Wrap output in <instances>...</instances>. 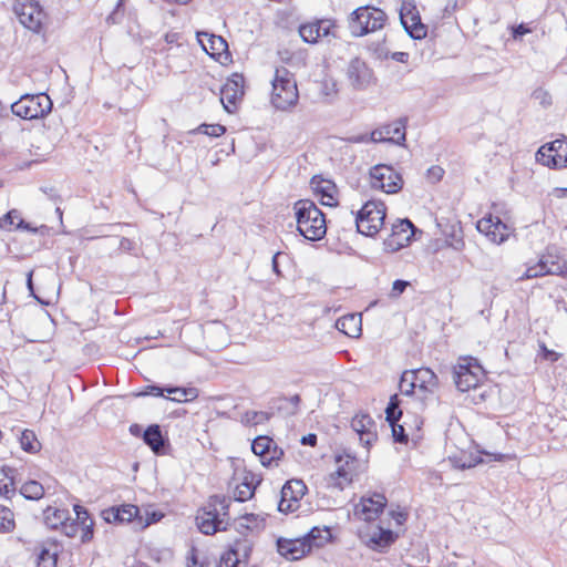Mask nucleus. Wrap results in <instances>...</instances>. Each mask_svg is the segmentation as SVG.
I'll return each mask as SVG.
<instances>
[{"label":"nucleus","instance_id":"obj_35","mask_svg":"<svg viewBox=\"0 0 567 567\" xmlns=\"http://www.w3.org/2000/svg\"><path fill=\"white\" fill-rule=\"evenodd\" d=\"M255 475L250 476V483H240L234 491L235 501L246 502L250 499L255 493L256 485L260 483V480L255 482Z\"/></svg>","mask_w":567,"mask_h":567},{"label":"nucleus","instance_id":"obj_63","mask_svg":"<svg viewBox=\"0 0 567 567\" xmlns=\"http://www.w3.org/2000/svg\"><path fill=\"white\" fill-rule=\"evenodd\" d=\"M390 515L396 522L398 525H403L408 518V513L403 511H391Z\"/></svg>","mask_w":567,"mask_h":567},{"label":"nucleus","instance_id":"obj_51","mask_svg":"<svg viewBox=\"0 0 567 567\" xmlns=\"http://www.w3.org/2000/svg\"><path fill=\"white\" fill-rule=\"evenodd\" d=\"M392 429L393 440L398 443H408L409 436L405 433V430L402 425L398 424V422L389 423Z\"/></svg>","mask_w":567,"mask_h":567},{"label":"nucleus","instance_id":"obj_8","mask_svg":"<svg viewBox=\"0 0 567 567\" xmlns=\"http://www.w3.org/2000/svg\"><path fill=\"white\" fill-rule=\"evenodd\" d=\"M51 110L52 101L45 93L22 95L20 100L11 105L12 113L24 120L43 117Z\"/></svg>","mask_w":567,"mask_h":567},{"label":"nucleus","instance_id":"obj_33","mask_svg":"<svg viewBox=\"0 0 567 567\" xmlns=\"http://www.w3.org/2000/svg\"><path fill=\"white\" fill-rule=\"evenodd\" d=\"M555 144L553 147L554 155H549L550 161H554L553 168H566L567 167V140L560 138L550 142Z\"/></svg>","mask_w":567,"mask_h":567},{"label":"nucleus","instance_id":"obj_61","mask_svg":"<svg viewBox=\"0 0 567 567\" xmlns=\"http://www.w3.org/2000/svg\"><path fill=\"white\" fill-rule=\"evenodd\" d=\"M284 254L281 251H277L274 254L272 258H271V268H272V271L278 276V277H281L282 274H281V270L279 268V258L282 256Z\"/></svg>","mask_w":567,"mask_h":567},{"label":"nucleus","instance_id":"obj_44","mask_svg":"<svg viewBox=\"0 0 567 567\" xmlns=\"http://www.w3.org/2000/svg\"><path fill=\"white\" fill-rule=\"evenodd\" d=\"M14 529V519L12 511L0 505V533H10Z\"/></svg>","mask_w":567,"mask_h":567},{"label":"nucleus","instance_id":"obj_47","mask_svg":"<svg viewBox=\"0 0 567 567\" xmlns=\"http://www.w3.org/2000/svg\"><path fill=\"white\" fill-rule=\"evenodd\" d=\"M38 567H56V555L42 549L38 558Z\"/></svg>","mask_w":567,"mask_h":567},{"label":"nucleus","instance_id":"obj_56","mask_svg":"<svg viewBox=\"0 0 567 567\" xmlns=\"http://www.w3.org/2000/svg\"><path fill=\"white\" fill-rule=\"evenodd\" d=\"M62 533L68 536V537H74L78 532H79V528H80V525L76 523V522H69V520H65L62 526Z\"/></svg>","mask_w":567,"mask_h":567},{"label":"nucleus","instance_id":"obj_60","mask_svg":"<svg viewBox=\"0 0 567 567\" xmlns=\"http://www.w3.org/2000/svg\"><path fill=\"white\" fill-rule=\"evenodd\" d=\"M539 347H540V351H542V357L545 360H549L551 362H555V361H557L559 359V353L555 352L554 350L547 349L544 343H542Z\"/></svg>","mask_w":567,"mask_h":567},{"label":"nucleus","instance_id":"obj_12","mask_svg":"<svg viewBox=\"0 0 567 567\" xmlns=\"http://www.w3.org/2000/svg\"><path fill=\"white\" fill-rule=\"evenodd\" d=\"M400 20L402 27L412 39L421 40L426 37V25L422 23L416 7L411 0L402 2Z\"/></svg>","mask_w":567,"mask_h":567},{"label":"nucleus","instance_id":"obj_49","mask_svg":"<svg viewBox=\"0 0 567 567\" xmlns=\"http://www.w3.org/2000/svg\"><path fill=\"white\" fill-rule=\"evenodd\" d=\"M145 513H146L145 520L142 515H141V518L137 519V526L141 528H145V527L150 526L151 524L159 522L164 516L161 512H156V511H153V512L146 511Z\"/></svg>","mask_w":567,"mask_h":567},{"label":"nucleus","instance_id":"obj_27","mask_svg":"<svg viewBox=\"0 0 567 567\" xmlns=\"http://www.w3.org/2000/svg\"><path fill=\"white\" fill-rule=\"evenodd\" d=\"M337 329L350 338H359L362 333L361 316L351 313L339 318Z\"/></svg>","mask_w":567,"mask_h":567},{"label":"nucleus","instance_id":"obj_52","mask_svg":"<svg viewBox=\"0 0 567 567\" xmlns=\"http://www.w3.org/2000/svg\"><path fill=\"white\" fill-rule=\"evenodd\" d=\"M299 507V503L289 501L287 496L280 493V501L278 503V511L281 513H291Z\"/></svg>","mask_w":567,"mask_h":567},{"label":"nucleus","instance_id":"obj_17","mask_svg":"<svg viewBox=\"0 0 567 567\" xmlns=\"http://www.w3.org/2000/svg\"><path fill=\"white\" fill-rule=\"evenodd\" d=\"M244 82L245 80L243 75L233 74V76L221 86L220 102L228 113H234L238 103L241 101L244 96Z\"/></svg>","mask_w":567,"mask_h":567},{"label":"nucleus","instance_id":"obj_13","mask_svg":"<svg viewBox=\"0 0 567 567\" xmlns=\"http://www.w3.org/2000/svg\"><path fill=\"white\" fill-rule=\"evenodd\" d=\"M386 503L384 494L373 492L363 495L360 503L354 506V515L365 522L375 520L383 513Z\"/></svg>","mask_w":567,"mask_h":567},{"label":"nucleus","instance_id":"obj_15","mask_svg":"<svg viewBox=\"0 0 567 567\" xmlns=\"http://www.w3.org/2000/svg\"><path fill=\"white\" fill-rule=\"evenodd\" d=\"M251 451L259 456L264 466L278 465L284 456V450L280 449L275 441L267 435L257 436L251 443Z\"/></svg>","mask_w":567,"mask_h":567},{"label":"nucleus","instance_id":"obj_10","mask_svg":"<svg viewBox=\"0 0 567 567\" xmlns=\"http://www.w3.org/2000/svg\"><path fill=\"white\" fill-rule=\"evenodd\" d=\"M13 11L22 25L34 32L40 31L45 14L38 2L34 0H16Z\"/></svg>","mask_w":567,"mask_h":567},{"label":"nucleus","instance_id":"obj_30","mask_svg":"<svg viewBox=\"0 0 567 567\" xmlns=\"http://www.w3.org/2000/svg\"><path fill=\"white\" fill-rule=\"evenodd\" d=\"M331 530L329 527H312L302 538L305 543H308L310 550L312 547H321L327 544L331 538Z\"/></svg>","mask_w":567,"mask_h":567},{"label":"nucleus","instance_id":"obj_43","mask_svg":"<svg viewBox=\"0 0 567 567\" xmlns=\"http://www.w3.org/2000/svg\"><path fill=\"white\" fill-rule=\"evenodd\" d=\"M472 394L470 395L471 402L474 404H481L485 402L492 394L493 389L484 384V381L480 383V385L471 389Z\"/></svg>","mask_w":567,"mask_h":567},{"label":"nucleus","instance_id":"obj_64","mask_svg":"<svg viewBox=\"0 0 567 567\" xmlns=\"http://www.w3.org/2000/svg\"><path fill=\"white\" fill-rule=\"evenodd\" d=\"M318 437L313 433H309L307 435H303L300 440V443L302 445H309V446H316L317 445Z\"/></svg>","mask_w":567,"mask_h":567},{"label":"nucleus","instance_id":"obj_9","mask_svg":"<svg viewBox=\"0 0 567 567\" xmlns=\"http://www.w3.org/2000/svg\"><path fill=\"white\" fill-rule=\"evenodd\" d=\"M371 187L386 194H395L403 186L402 176L392 166L379 164L370 169Z\"/></svg>","mask_w":567,"mask_h":567},{"label":"nucleus","instance_id":"obj_50","mask_svg":"<svg viewBox=\"0 0 567 567\" xmlns=\"http://www.w3.org/2000/svg\"><path fill=\"white\" fill-rule=\"evenodd\" d=\"M316 22H317L318 30L320 31L319 32L320 38H326V37H329V35L336 37L334 33H333V29L336 28V24H334L333 21H331V20H318Z\"/></svg>","mask_w":567,"mask_h":567},{"label":"nucleus","instance_id":"obj_24","mask_svg":"<svg viewBox=\"0 0 567 567\" xmlns=\"http://www.w3.org/2000/svg\"><path fill=\"white\" fill-rule=\"evenodd\" d=\"M181 393L184 396L185 401H194L198 396V390L196 388H181V386H158V385H147L145 391L140 393V395H154V396H163L164 393Z\"/></svg>","mask_w":567,"mask_h":567},{"label":"nucleus","instance_id":"obj_25","mask_svg":"<svg viewBox=\"0 0 567 567\" xmlns=\"http://www.w3.org/2000/svg\"><path fill=\"white\" fill-rule=\"evenodd\" d=\"M410 371L416 388H419L421 391L432 393L437 388L439 379L431 369L420 368Z\"/></svg>","mask_w":567,"mask_h":567},{"label":"nucleus","instance_id":"obj_58","mask_svg":"<svg viewBox=\"0 0 567 567\" xmlns=\"http://www.w3.org/2000/svg\"><path fill=\"white\" fill-rule=\"evenodd\" d=\"M443 175H444V169L441 166L434 165L427 169V177L433 183L440 182L443 178Z\"/></svg>","mask_w":567,"mask_h":567},{"label":"nucleus","instance_id":"obj_57","mask_svg":"<svg viewBox=\"0 0 567 567\" xmlns=\"http://www.w3.org/2000/svg\"><path fill=\"white\" fill-rule=\"evenodd\" d=\"M74 512L76 517L75 519H73V522H76L79 525L82 524V522H89L90 519H92L90 517L87 509L81 505H75Z\"/></svg>","mask_w":567,"mask_h":567},{"label":"nucleus","instance_id":"obj_32","mask_svg":"<svg viewBox=\"0 0 567 567\" xmlns=\"http://www.w3.org/2000/svg\"><path fill=\"white\" fill-rule=\"evenodd\" d=\"M307 492V486L301 480H290L285 483L281 494L287 496L289 501L299 503Z\"/></svg>","mask_w":567,"mask_h":567},{"label":"nucleus","instance_id":"obj_34","mask_svg":"<svg viewBox=\"0 0 567 567\" xmlns=\"http://www.w3.org/2000/svg\"><path fill=\"white\" fill-rule=\"evenodd\" d=\"M265 527V518L256 514H246L241 516L237 523V530L259 532Z\"/></svg>","mask_w":567,"mask_h":567},{"label":"nucleus","instance_id":"obj_6","mask_svg":"<svg viewBox=\"0 0 567 567\" xmlns=\"http://www.w3.org/2000/svg\"><path fill=\"white\" fill-rule=\"evenodd\" d=\"M567 276V261L561 257L555 248L548 247L543 254L538 262L528 267L518 278L519 281L544 276Z\"/></svg>","mask_w":567,"mask_h":567},{"label":"nucleus","instance_id":"obj_39","mask_svg":"<svg viewBox=\"0 0 567 567\" xmlns=\"http://www.w3.org/2000/svg\"><path fill=\"white\" fill-rule=\"evenodd\" d=\"M20 493L27 499H40L44 494V488L39 482L29 481L21 486Z\"/></svg>","mask_w":567,"mask_h":567},{"label":"nucleus","instance_id":"obj_45","mask_svg":"<svg viewBox=\"0 0 567 567\" xmlns=\"http://www.w3.org/2000/svg\"><path fill=\"white\" fill-rule=\"evenodd\" d=\"M399 388L401 393L405 395L413 394L414 390L416 389V384L414 380L412 379V374L410 370H406L402 373Z\"/></svg>","mask_w":567,"mask_h":567},{"label":"nucleus","instance_id":"obj_41","mask_svg":"<svg viewBox=\"0 0 567 567\" xmlns=\"http://www.w3.org/2000/svg\"><path fill=\"white\" fill-rule=\"evenodd\" d=\"M239 543L230 546L229 549L220 557V567H238L241 559L239 558Z\"/></svg>","mask_w":567,"mask_h":567},{"label":"nucleus","instance_id":"obj_29","mask_svg":"<svg viewBox=\"0 0 567 567\" xmlns=\"http://www.w3.org/2000/svg\"><path fill=\"white\" fill-rule=\"evenodd\" d=\"M13 226L16 229L35 231L34 228H31L30 224L20 217V213L17 209L9 210L0 218V229L11 230Z\"/></svg>","mask_w":567,"mask_h":567},{"label":"nucleus","instance_id":"obj_4","mask_svg":"<svg viewBox=\"0 0 567 567\" xmlns=\"http://www.w3.org/2000/svg\"><path fill=\"white\" fill-rule=\"evenodd\" d=\"M386 14L379 8L363 6L357 8L350 16L349 28L355 37H362L383 28Z\"/></svg>","mask_w":567,"mask_h":567},{"label":"nucleus","instance_id":"obj_37","mask_svg":"<svg viewBox=\"0 0 567 567\" xmlns=\"http://www.w3.org/2000/svg\"><path fill=\"white\" fill-rule=\"evenodd\" d=\"M21 449L28 453H35L40 450L41 444L37 440L33 431L24 430L20 436Z\"/></svg>","mask_w":567,"mask_h":567},{"label":"nucleus","instance_id":"obj_3","mask_svg":"<svg viewBox=\"0 0 567 567\" xmlns=\"http://www.w3.org/2000/svg\"><path fill=\"white\" fill-rule=\"evenodd\" d=\"M271 84V104L276 109L287 110L298 102L297 83L289 70L286 68L276 69Z\"/></svg>","mask_w":567,"mask_h":567},{"label":"nucleus","instance_id":"obj_28","mask_svg":"<svg viewBox=\"0 0 567 567\" xmlns=\"http://www.w3.org/2000/svg\"><path fill=\"white\" fill-rule=\"evenodd\" d=\"M398 538V535L391 529H384L382 527H378V532H375L370 537V547L375 550H384L390 547Z\"/></svg>","mask_w":567,"mask_h":567},{"label":"nucleus","instance_id":"obj_55","mask_svg":"<svg viewBox=\"0 0 567 567\" xmlns=\"http://www.w3.org/2000/svg\"><path fill=\"white\" fill-rule=\"evenodd\" d=\"M409 286H410L409 281L402 280V279H396L392 284V289H391V292H390V297L391 298H399L405 291V289Z\"/></svg>","mask_w":567,"mask_h":567},{"label":"nucleus","instance_id":"obj_46","mask_svg":"<svg viewBox=\"0 0 567 567\" xmlns=\"http://www.w3.org/2000/svg\"><path fill=\"white\" fill-rule=\"evenodd\" d=\"M555 144L547 143L543 145L536 153V159L537 162L542 163L543 165H546L548 167L553 168L554 161H550L549 155H554L553 147Z\"/></svg>","mask_w":567,"mask_h":567},{"label":"nucleus","instance_id":"obj_18","mask_svg":"<svg viewBox=\"0 0 567 567\" xmlns=\"http://www.w3.org/2000/svg\"><path fill=\"white\" fill-rule=\"evenodd\" d=\"M101 516L110 524L122 525L126 523H134L137 526V519L141 518V511L133 504H123L103 509Z\"/></svg>","mask_w":567,"mask_h":567},{"label":"nucleus","instance_id":"obj_1","mask_svg":"<svg viewBox=\"0 0 567 567\" xmlns=\"http://www.w3.org/2000/svg\"><path fill=\"white\" fill-rule=\"evenodd\" d=\"M297 230L306 239L316 241L324 237L327 224L324 214L310 199H300L293 205Z\"/></svg>","mask_w":567,"mask_h":567},{"label":"nucleus","instance_id":"obj_38","mask_svg":"<svg viewBox=\"0 0 567 567\" xmlns=\"http://www.w3.org/2000/svg\"><path fill=\"white\" fill-rule=\"evenodd\" d=\"M449 461L453 467L465 470L471 468L482 462L481 457H473L472 455L462 454L449 456Z\"/></svg>","mask_w":567,"mask_h":567},{"label":"nucleus","instance_id":"obj_42","mask_svg":"<svg viewBox=\"0 0 567 567\" xmlns=\"http://www.w3.org/2000/svg\"><path fill=\"white\" fill-rule=\"evenodd\" d=\"M319 32L316 21L299 27V34L307 43H316L320 38Z\"/></svg>","mask_w":567,"mask_h":567},{"label":"nucleus","instance_id":"obj_54","mask_svg":"<svg viewBox=\"0 0 567 567\" xmlns=\"http://www.w3.org/2000/svg\"><path fill=\"white\" fill-rule=\"evenodd\" d=\"M334 189V185L330 182H327L326 186L318 187V192L322 195V198H327V200H323V205L332 206L334 200V197L332 195V190Z\"/></svg>","mask_w":567,"mask_h":567},{"label":"nucleus","instance_id":"obj_19","mask_svg":"<svg viewBox=\"0 0 567 567\" xmlns=\"http://www.w3.org/2000/svg\"><path fill=\"white\" fill-rule=\"evenodd\" d=\"M477 230L497 244L505 241L509 235L508 226L498 216L492 215L477 221Z\"/></svg>","mask_w":567,"mask_h":567},{"label":"nucleus","instance_id":"obj_22","mask_svg":"<svg viewBox=\"0 0 567 567\" xmlns=\"http://www.w3.org/2000/svg\"><path fill=\"white\" fill-rule=\"evenodd\" d=\"M351 427L365 446H370L377 440L375 422L369 414H357L351 421Z\"/></svg>","mask_w":567,"mask_h":567},{"label":"nucleus","instance_id":"obj_31","mask_svg":"<svg viewBox=\"0 0 567 567\" xmlns=\"http://www.w3.org/2000/svg\"><path fill=\"white\" fill-rule=\"evenodd\" d=\"M14 470L9 466L0 468V496L10 499L14 495Z\"/></svg>","mask_w":567,"mask_h":567},{"label":"nucleus","instance_id":"obj_21","mask_svg":"<svg viewBox=\"0 0 567 567\" xmlns=\"http://www.w3.org/2000/svg\"><path fill=\"white\" fill-rule=\"evenodd\" d=\"M277 551L288 560H298L310 553V546L305 543L302 537L288 539H277Z\"/></svg>","mask_w":567,"mask_h":567},{"label":"nucleus","instance_id":"obj_53","mask_svg":"<svg viewBox=\"0 0 567 567\" xmlns=\"http://www.w3.org/2000/svg\"><path fill=\"white\" fill-rule=\"evenodd\" d=\"M93 527H94L93 519H90L89 522H82V524H80V528L82 530V535H81L82 543H87V542L92 540L93 535H94Z\"/></svg>","mask_w":567,"mask_h":567},{"label":"nucleus","instance_id":"obj_16","mask_svg":"<svg viewBox=\"0 0 567 567\" xmlns=\"http://www.w3.org/2000/svg\"><path fill=\"white\" fill-rule=\"evenodd\" d=\"M406 122L405 117L399 118L391 124H386L371 132L370 140L374 143L385 142L396 145H404L406 141Z\"/></svg>","mask_w":567,"mask_h":567},{"label":"nucleus","instance_id":"obj_40","mask_svg":"<svg viewBox=\"0 0 567 567\" xmlns=\"http://www.w3.org/2000/svg\"><path fill=\"white\" fill-rule=\"evenodd\" d=\"M401 400L398 394H393L390 398L388 406L385 409V420L389 423L398 422L402 416V410L400 409Z\"/></svg>","mask_w":567,"mask_h":567},{"label":"nucleus","instance_id":"obj_11","mask_svg":"<svg viewBox=\"0 0 567 567\" xmlns=\"http://www.w3.org/2000/svg\"><path fill=\"white\" fill-rule=\"evenodd\" d=\"M419 229L408 218L399 220L392 226L390 236L384 239V250L395 252L410 245L412 238Z\"/></svg>","mask_w":567,"mask_h":567},{"label":"nucleus","instance_id":"obj_36","mask_svg":"<svg viewBox=\"0 0 567 567\" xmlns=\"http://www.w3.org/2000/svg\"><path fill=\"white\" fill-rule=\"evenodd\" d=\"M65 520H70L69 512L65 509H53L51 512V508H48L45 512V524L53 529H56L59 526H62V524Z\"/></svg>","mask_w":567,"mask_h":567},{"label":"nucleus","instance_id":"obj_14","mask_svg":"<svg viewBox=\"0 0 567 567\" xmlns=\"http://www.w3.org/2000/svg\"><path fill=\"white\" fill-rule=\"evenodd\" d=\"M346 75L352 89L358 91L368 89L374 82L373 71L360 58L351 59L347 66Z\"/></svg>","mask_w":567,"mask_h":567},{"label":"nucleus","instance_id":"obj_48","mask_svg":"<svg viewBox=\"0 0 567 567\" xmlns=\"http://www.w3.org/2000/svg\"><path fill=\"white\" fill-rule=\"evenodd\" d=\"M198 131L208 136L218 137L226 132V128L224 125L220 124H202L198 127Z\"/></svg>","mask_w":567,"mask_h":567},{"label":"nucleus","instance_id":"obj_2","mask_svg":"<svg viewBox=\"0 0 567 567\" xmlns=\"http://www.w3.org/2000/svg\"><path fill=\"white\" fill-rule=\"evenodd\" d=\"M230 501L214 495L209 498L208 504L197 514L196 522L198 529L205 535H213L218 530L227 529Z\"/></svg>","mask_w":567,"mask_h":567},{"label":"nucleus","instance_id":"obj_23","mask_svg":"<svg viewBox=\"0 0 567 567\" xmlns=\"http://www.w3.org/2000/svg\"><path fill=\"white\" fill-rule=\"evenodd\" d=\"M143 441L156 455H165L169 446L168 439L164 437L158 424L146 427L143 433Z\"/></svg>","mask_w":567,"mask_h":567},{"label":"nucleus","instance_id":"obj_5","mask_svg":"<svg viewBox=\"0 0 567 567\" xmlns=\"http://www.w3.org/2000/svg\"><path fill=\"white\" fill-rule=\"evenodd\" d=\"M384 218L385 205L382 202L369 200L357 212L353 223L359 234L373 237L383 226Z\"/></svg>","mask_w":567,"mask_h":567},{"label":"nucleus","instance_id":"obj_26","mask_svg":"<svg viewBox=\"0 0 567 567\" xmlns=\"http://www.w3.org/2000/svg\"><path fill=\"white\" fill-rule=\"evenodd\" d=\"M197 38L204 51L209 55H220L227 49V42L219 35L208 32H198Z\"/></svg>","mask_w":567,"mask_h":567},{"label":"nucleus","instance_id":"obj_59","mask_svg":"<svg viewBox=\"0 0 567 567\" xmlns=\"http://www.w3.org/2000/svg\"><path fill=\"white\" fill-rule=\"evenodd\" d=\"M530 32L532 29L525 23H520L512 28V35L515 40L522 39L525 34Z\"/></svg>","mask_w":567,"mask_h":567},{"label":"nucleus","instance_id":"obj_7","mask_svg":"<svg viewBox=\"0 0 567 567\" xmlns=\"http://www.w3.org/2000/svg\"><path fill=\"white\" fill-rule=\"evenodd\" d=\"M485 370L472 357L461 358L453 368V380L458 391L468 392L485 380Z\"/></svg>","mask_w":567,"mask_h":567},{"label":"nucleus","instance_id":"obj_20","mask_svg":"<svg viewBox=\"0 0 567 567\" xmlns=\"http://www.w3.org/2000/svg\"><path fill=\"white\" fill-rule=\"evenodd\" d=\"M203 336L207 348L213 351H218L225 348L229 342L227 328L219 321L206 323L203 327Z\"/></svg>","mask_w":567,"mask_h":567},{"label":"nucleus","instance_id":"obj_62","mask_svg":"<svg viewBox=\"0 0 567 567\" xmlns=\"http://www.w3.org/2000/svg\"><path fill=\"white\" fill-rule=\"evenodd\" d=\"M134 246H135L134 241L126 237H122L118 240V248L123 251H131L134 249Z\"/></svg>","mask_w":567,"mask_h":567}]
</instances>
